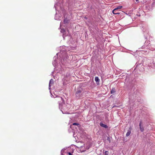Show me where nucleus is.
Returning a JSON list of instances; mask_svg holds the SVG:
<instances>
[{
    "label": "nucleus",
    "instance_id": "nucleus-1",
    "mask_svg": "<svg viewBox=\"0 0 155 155\" xmlns=\"http://www.w3.org/2000/svg\"><path fill=\"white\" fill-rule=\"evenodd\" d=\"M76 97L77 98H79L82 97V93L81 90L80 89L78 90L75 94Z\"/></svg>",
    "mask_w": 155,
    "mask_h": 155
},
{
    "label": "nucleus",
    "instance_id": "nucleus-2",
    "mask_svg": "<svg viewBox=\"0 0 155 155\" xmlns=\"http://www.w3.org/2000/svg\"><path fill=\"white\" fill-rule=\"evenodd\" d=\"M55 100L58 103L60 106L61 104L64 102V100L61 97H58L55 99Z\"/></svg>",
    "mask_w": 155,
    "mask_h": 155
},
{
    "label": "nucleus",
    "instance_id": "nucleus-3",
    "mask_svg": "<svg viewBox=\"0 0 155 155\" xmlns=\"http://www.w3.org/2000/svg\"><path fill=\"white\" fill-rule=\"evenodd\" d=\"M122 8V6H118L117 8L114 9L112 11V13L114 14H119L120 13L119 12H115L116 11H117L118 9H121Z\"/></svg>",
    "mask_w": 155,
    "mask_h": 155
},
{
    "label": "nucleus",
    "instance_id": "nucleus-4",
    "mask_svg": "<svg viewBox=\"0 0 155 155\" xmlns=\"http://www.w3.org/2000/svg\"><path fill=\"white\" fill-rule=\"evenodd\" d=\"M95 81L96 82L97 85L99 84L100 79H99L98 77H96L95 78Z\"/></svg>",
    "mask_w": 155,
    "mask_h": 155
},
{
    "label": "nucleus",
    "instance_id": "nucleus-5",
    "mask_svg": "<svg viewBox=\"0 0 155 155\" xmlns=\"http://www.w3.org/2000/svg\"><path fill=\"white\" fill-rule=\"evenodd\" d=\"M53 84H54V81L52 79H51L50 80L49 83V89H50V87L51 86V85Z\"/></svg>",
    "mask_w": 155,
    "mask_h": 155
},
{
    "label": "nucleus",
    "instance_id": "nucleus-6",
    "mask_svg": "<svg viewBox=\"0 0 155 155\" xmlns=\"http://www.w3.org/2000/svg\"><path fill=\"white\" fill-rule=\"evenodd\" d=\"M100 125L101 127H104V128H108V126L106 125H105V124H103L102 122H101L100 123Z\"/></svg>",
    "mask_w": 155,
    "mask_h": 155
},
{
    "label": "nucleus",
    "instance_id": "nucleus-7",
    "mask_svg": "<svg viewBox=\"0 0 155 155\" xmlns=\"http://www.w3.org/2000/svg\"><path fill=\"white\" fill-rule=\"evenodd\" d=\"M116 92L115 88H113L111 91L110 93L111 94H113L115 93Z\"/></svg>",
    "mask_w": 155,
    "mask_h": 155
},
{
    "label": "nucleus",
    "instance_id": "nucleus-8",
    "mask_svg": "<svg viewBox=\"0 0 155 155\" xmlns=\"http://www.w3.org/2000/svg\"><path fill=\"white\" fill-rule=\"evenodd\" d=\"M139 126H140V130H141V131L142 132L144 130V129L143 127H142L141 126L140 123Z\"/></svg>",
    "mask_w": 155,
    "mask_h": 155
},
{
    "label": "nucleus",
    "instance_id": "nucleus-9",
    "mask_svg": "<svg viewBox=\"0 0 155 155\" xmlns=\"http://www.w3.org/2000/svg\"><path fill=\"white\" fill-rule=\"evenodd\" d=\"M69 20L67 18H65L64 20V23H68Z\"/></svg>",
    "mask_w": 155,
    "mask_h": 155
},
{
    "label": "nucleus",
    "instance_id": "nucleus-10",
    "mask_svg": "<svg viewBox=\"0 0 155 155\" xmlns=\"http://www.w3.org/2000/svg\"><path fill=\"white\" fill-rule=\"evenodd\" d=\"M131 133V131L130 130H129L128 131V132L126 134V136L127 137Z\"/></svg>",
    "mask_w": 155,
    "mask_h": 155
},
{
    "label": "nucleus",
    "instance_id": "nucleus-11",
    "mask_svg": "<svg viewBox=\"0 0 155 155\" xmlns=\"http://www.w3.org/2000/svg\"><path fill=\"white\" fill-rule=\"evenodd\" d=\"M73 125H77V126H78V125H80V124H79L76 123H74L73 124Z\"/></svg>",
    "mask_w": 155,
    "mask_h": 155
},
{
    "label": "nucleus",
    "instance_id": "nucleus-12",
    "mask_svg": "<svg viewBox=\"0 0 155 155\" xmlns=\"http://www.w3.org/2000/svg\"><path fill=\"white\" fill-rule=\"evenodd\" d=\"M108 151H106L104 152V154L105 155H108Z\"/></svg>",
    "mask_w": 155,
    "mask_h": 155
},
{
    "label": "nucleus",
    "instance_id": "nucleus-13",
    "mask_svg": "<svg viewBox=\"0 0 155 155\" xmlns=\"http://www.w3.org/2000/svg\"><path fill=\"white\" fill-rule=\"evenodd\" d=\"M68 154L69 155H72V154L70 152H69Z\"/></svg>",
    "mask_w": 155,
    "mask_h": 155
},
{
    "label": "nucleus",
    "instance_id": "nucleus-14",
    "mask_svg": "<svg viewBox=\"0 0 155 155\" xmlns=\"http://www.w3.org/2000/svg\"><path fill=\"white\" fill-rule=\"evenodd\" d=\"M136 1H138L139 0H136Z\"/></svg>",
    "mask_w": 155,
    "mask_h": 155
},
{
    "label": "nucleus",
    "instance_id": "nucleus-15",
    "mask_svg": "<svg viewBox=\"0 0 155 155\" xmlns=\"http://www.w3.org/2000/svg\"><path fill=\"white\" fill-rule=\"evenodd\" d=\"M117 11H116V12H116Z\"/></svg>",
    "mask_w": 155,
    "mask_h": 155
}]
</instances>
